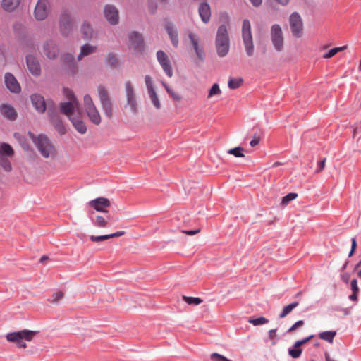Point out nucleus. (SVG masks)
I'll return each instance as SVG.
<instances>
[{"label": "nucleus", "instance_id": "obj_47", "mask_svg": "<svg viewBox=\"0 0 361 361\" xmlns=\"http://www.w3.org/2000/svg\"><path fill=\"white\" fill-rule=\"evenodd\" d=\"M268 322H269V320L263 317L256 318V319H251L249 320V322L250 324H253L254 326L264 324L267 323Z\"/></svg>", "mask_w": 361, "mask_h": 361}, {"label": "nucleus", "instance_id": "obj_11", "mask_svg": "<svg viewBox=\"0 0 361 361\" xmlns=\"http://www.w3.org/2000/svg\"><path fill=\"white\" fill-rule=\"evenodd\" d=\"M49 9L50 4L48 0H38L34 11L35 18L37 20H44L49 13Z\"/></svg>", "mask_w": 361, "mask_h": 361}, {"label": "nucleus", "instance_id": "obj_36", "mask_svg": "<svg viewBox=\"0 0 361 361\" xmlns=\"http://www.w3.org/2000/svg\"><path fill=\"white\" fill-rule=\"evenodd\" d=\"M336 334V332L334 331H323L319 334V337L322 340L332 343Z\"/></svg>", "mask_w": 361, "mask_h": 361}, {"label": "nucleus", "instance_id": "obj_7", "mask_svg": "<svg viewBox=\"0 0 361 361\" xmlns=\"http://www.w3.org/2000/svg\"><path fill=\"white\" fill-rule=\"evenodd\" d=\"M74 21L68 11H62L59 17V30L63 36L69 35L73 30Z\"/></svg>", "mask_w": 361, "mask_h": 361}, {"label": "nucleus", "instance_id": "obj_14", "mask_svg": "<svg viewBox=\"0 0 361 361\" xmlns=\"http://www.w3.org/2000/svg\"><path fill=\"white\" fill-rule=\"evenodd\" d=\"M89 206L94 208L96 211L102 213H107L106 208L111 206V202L106 197H98L88 202Z\"/></svg>", "mask_w": 361, "mask_h": 361}, {"label": "nucleus", "instance_id": "obj_19", "mask_svg": "<svg viewBox=\"0 0 361 361\" xmlns=\"http://www.w3.org/2000/svg\"><path fill=\"white\" fill-rule=\"evenodd\" d=\"M43 51L47 58L54 59L57 57L59 50L53 41L48 40L44 44Z\"/></svg>", "mask_w": 361, "mask_h": 361}, {"label": "nucleus", "instance_id": "obj_32", "mask_svg": "<svg viewBox=\"0 0 361 361\" xmlns=\"http://www.w3.org/2000/svg\"><path fill=\"white\" fill-rule=\"evenodd\" d=\"M81 33L86 39H90L93 36V29L90 23H84L81 26Z\"/></svg>", "mask_w": 361, "mask_h": 361}, {"label": "nucleus", "instance_id": "obj_16", "mask_svg": "<svg viewBox=\"0 0 361 361\" xmlns=\"http://www.w3.org/2000/svg\"><path fill=\"white\" fill-rule=\"evenodd\" d=\"M63 65L70 75H74L78 72V65L75 62L74 56L70 54H66L62 56Z\"/></svg>", "mask_w": 361, "mask_h": 361}, {"label": "nucleus", "instance_id": "obj_56", "mask_svg": "<svg viewBox=\"0 0 361 361\" xmlns=\"http://www.w3.org/2000/svg\"><path fill=\"white\" fill-rule=\"evenodd\" d=\"M351 289L353 290V293H358L359 292V288L357 286V281L356 279H353L351 281Z\"/></svg>", "mask_w": 361, "mask_h": 361}, {"label": "nucleus", "instance_id": "obj_29", "mask_svg": "<svg viewBox=\"0 0 361 361\" xmlns=\"http://www.w3.org/2000/svg\"><path fill=\"white\" fill-rule=\"evenodd\" d=\"M124 233H125L124 231H117L116 233L109 234V235H99V236L91 235L90 237V238L92 242L98 243V242H101V241H103L105 240H108L111 238L120 237V236L124 235Z\"/></svg>", "mask_w": 361, "mask_h": 361}, {"label": "nucleus", "instance_id": "obj_17", "mask_svg": "<svg viewBox=\"0 0 361 361\" xmlns=\"http://www.w3.org/2000/svg\"><path fill=\"white\" fill-rule=\"evenodd\" d=\"M26 62L29 71L35 76H39L41 74V66L37 59L32 55L26 56Z\"/></svg>", "mask_w": 361, "mask_h": 361}, {"label": "nucleus", "instance_id": "obj_59", "mask_svg": "<svg viewBox=\"0 0 361 361\" xmlns=\"http://www.w3.org/2000/svg\"><path fill=\"white\" fill-rule=\"evenodd\" d=\"M23 347H24V350H25V353L26 354H32L34 352H35L36 350H37L36 348H35L34 350L27 349V345L25 343H24Z\"/></svg>", "mask_w": 361, "mask_h": 361}, {"label": "nucleus", "instance_id": "obj_18", "mask_svg": "<svg viewBox=\"0 0 361 361\" xmlns=\"http://www.w3.org/2000/svg\"><path fill=\"white\" fill-rule=\"evenodd\" d=\"M31 102L34 106V108L39 113H44L46 110L47 105H49V103H46L44 97L39 94H34L30 97Z\"/></svg>", "mask_w": 361, "mask_h": 361}, {"label": "nucleus", "instance_id": "obj_53", "mask_svg": "<svg viewBox=\"0 0 361 361\" xmlns=\"http://www.w3.org/2000/svg\"><path fill=\"white\" fill-rule=\"evenodd\" d=\"M304 324L303 320H299L296 322L288 330V333H291L295 331L298 328L301 327Z\"/></svg>", "mask_w": 361, "mask_h": 361}, {"label": "nucleus", "instance_id": "obj_24", "mask_svg": "<svg viewBox=\"0 0 361 361\" xmlns=\"http://www.w3.org/2000/svg\"><path fill=\"white\" fill-rule=\"evenodd\" d=\"M0 113L2 116L9 120H14L17 116L15 109L8 104H2L0 106Z\"/></svg>", "mask_w": 361, "mask_h": 361}, {"label": "nucleus", "instance_id": "obj_37", "mask_svg": "<svg viewBox=\"0 0 361 361\" xmlns=\"http://www.w3.org/2000/svg\"><path fill=\"white\" fill-rule=\"evenodd\" d=\"M299 305L298 302H294L290 303L286 306H285L282 310V312L279 314L280 318L286 317L289 313L292 312V310L298 307Z\"/></svg>", "mask_w": 361, "mask_h": 361}, {"label": "nucleus", "instance_id": "obj_13", "mask_svg": "<svg viewBox=\"0 0 361 361\" xmlns=\"http://www.w3.org/2000/svg\"><path fill=\"white\" fill-rule=\"evenodd\" d=\"M157 58L165 73L167 76L171 78L173 76V70L168 55L164 51L159 50L157 52Z\"/></svg>", "mask_w": 361, "mask_h": 361}, {"label": "nucleus", "instance_id": "obj_25", "mask_svg": "<svg viewBox=\"0 0 361 361\" xmlns=\"http://www.w3.org/2000/svg\"><path fill=\"white\" fill-rule=\"evenodd\" d=\"M199 14L204 23H208L210 20V6L207 3H202L199 6Z\"/></svg>", "mask_w": 361, "mask_h": 361}, {"label": "nucleus", "instance_id": "obj_28", "mask_svg": "<svg viewBox=\"0 0 361 361\" xmlns=\"http://www.w3.org/2000/svg\"><path fill=\"white\" fill-rule=\"evenodd\" d=\"M97 47L89 44H85L81 47L80 52L78 56V61H80L83 57L96 52Z\"/></svg>", "mask_w": 361, "mask_h": 361}, {"label": "nucleus", "instance_id": "obj_60", "mask_svg": "<svg viewBox=\"0 0 361 361\" xmlns=\"http://www.w3.org/2000/svg\"><path fill=\"white\" fill-rule=\"evenodd\" d=\"M250 2L252 4L255 6H259L261 5L262 0H250Z\"/></svg>", "mask_w": 361, "mask_h": 361}, {"label": "nucleus", "instance_id": "obj_4", "mask_svg": "<svg viewBox=\"0 0 361 361\" xmlns=\"http://www.w3.org/2000/svg\"><path fill=\"white\" fill-rule=\"evenodd\" d=\"M13 154L14 151L10 145L5 142L0 143V165L6 171H10L12 169L8 159Z\"/></svg>", "mask_w": 361, "mask_h": 361}, {"label": "nucleus", "instance_id": "obj_30", "mask_svg": "<svg viewBox=\"0 0 361 361\" xmlns=\"http://www.w3.org/2000/svg\"><path fill=\"white\" fill-rule=\"evenodd\" d=\"M6 339L9 342L15 343L19 347H21V342L23 341V331L10 333L6 336Z\"/></svg>", "mask_w": 361, "mask_h": 361}, {"label": "nucleus", "instance_id": "obj_54", "mask_svg": "<svg viewBox=\"0 0 361 361\" xmlns=\"http://www.w3.org/2000/svg\"><path fill=\"white\" fill-rule=\"evenodd\" d=\"M277 338L276 329H271L269 331V338L272 341V343L276 344V340Z\"/></svg>", "mask_w": 361, "mask_h": 361}, {"label": "nucleus", "instance_id": "obj_2", "mask_svg": "<svg viewBox=\"0 0 361 361\" xmlns=\"http://www.w3.org/2000/svg\"><path fill=\"white\" fill-rule=\"evenodd\" d=\"M215 47L217 54L220 57L225 56L229 51L230 39L227 28L225 25H221L218 30L215 39Z\"/></svg>", "mask_w": 361, "mask_h": 361}, {"label": "nucleus", "instance_id": "obj_6", "mask_svg": "<svg viewBox=\"0 0 361 361\" xmlns=\"http://www.w3.org/2000/svg\"><path fill=\"white\" fill-rule=\"evenodd\" d=\"M99 99L105 115L108 118L112 116V103L109 92L105 87L99 85L97 87Z\"/></svg>", "mask_w": 361, "mask_h": 361}, {"label": "nucleus", "instance_id": "obj_44", "mask_svg": "<svg viewBox=\"0 0 361 361\" xmlns=\"http://www.w3.org/2000/svg\"><path fill=\"white\" fill-rule=\"evenodd\" d=\"M183 300L189 305H197L202 302V300L200 298L183 296Z\"/></svg>", "mask_w": 361, "mask_h": 361}, {"label": "nucleus", "instance_id": "obj_31", "mask_svg": "<svg viewBox=\"0 0 361 361\" xmlns=\"http://www.w3.org/2000/svg\"><path fill=\"white\" fill-rule=\"evenodd\" d=\"M51 121L55 129L60 135H64L66 133V129L62 121L58 116H53Z\"/></svg>", "mask_w": 361, "mask_h": 361}, {"label": "nucleus", "instance_id": "obj_51", "mask_svg": "<svg viewBox=\"0 0 361 361\" xmlns=\"http://www.w3.org/2000/svg\"><path fill=\"white\" fill-rule=\"evenodd\" d=\"M314 337V335H311L302 340L297 341L294 344V348H300L301 345L305 344L306 343H307L309 341H310Z\"/></svg>", "mask_w": 361, "mask_h": 361}, {"label": "nucleus", "instance_id": "obj_35", "mask_svg": "<svg viewBox=\"0 0 361 361\" xmlns=\"http://www.w3.org/2000/svg\"><path fill=\"white\" fill-rule=\"evenodd\" d=\"M110 219V216L108 219H105L101 215H97L95 219L93 221L94 224L99 228H105L108 226V221Z\"/></svg>", "mask_w": 361, "mask_h": 361}, {"label": "nucleus", "instance_id": "obj_41", "mask_svg": "<svg viewBox=\"0 0 361 361\" xmlns=\"http://www.w3.org/2000/svg\"><path fill=\"white\" fill-rule=\"evenodd\" d=\"M150 99L152 102L153 103L154 106L156 109H159L161 107V103L159 102V99L158 98V96L155 92V90L151 91L148 92Z\"/></svg>", "mask_w": 361, "mask_h": 361}, {"label": "nucleus", "instance_id": "obj_1", "mask_svg": "<svg viewBox=\"0 0 361 361\" xmlns=\"http://www.w3.org/2000/svg\"><path fill=\"white\" fill-rule=\"evenodd\" d=\"M28 135L34 142L38 152L44 159H55L57 151L51 141L44 135H35L29 132Z\"/></svg>", "mask_w": 361, "mask_h": 361}, {"label": "nucleus", "instance_id": "obj_52", "mask_svg": "<svg viewBox=\"0 0 361 361\" xmlns=\"http://www.w3.org/2000/svg\"><path fill=\"white\" fill-rule=\"evenodd\" d=\"M145 84H146L148 92L154 90V89L153 87L152 80L149 75L145 76Z\"/></svg>", "mask_w": 361, "mask_h": 361}, {"label": "nucleus", "instance_id": "obj_9", "mask_svg": "<svg viewBox=\"0 0 361 361\" xmlns=\"http://www.w3.org/2000/svg\"><path fill=\"white\" fill-rule=\"evenodd\" d=\"M271 39L275 49L280 51L283 48V35L280 25L275 24L271 27Z\"/></svg>", "mask_w": 361, "mask_h": 361}, {"label": "nucleus", "instance_id": "obj_46", "mask_svg": "<svg viewBox=\"0 0 361 361\" xmlns=\"http://www.w3.org/2000/svg\"><path fill=\"white\" fill-rule=\"evenodd\" d=\"M13 33L14 35L20 38L22 35V30H23V25L20 22H16L13 25Z\"/></svg>", "mask_w": 361, "mask_h": 361}, {"label": "nucleus", "instance_id": "obj_23", "mask_svg": "<svg viewBox=\"0 0 361 361\" xmlns=\"http://www.w3.org/2000/svg\"><path fill=\"white\" fill-rule=\"evenodd\" d=\"M69 120L72 123L75 129L80 134H85L87 132V126L83 121L82 116L80 114L74 116H70Z\"/></svg>", "mask_w": 361, "mask_h": 361}, {"label": "nucleus", "instance_id": "obj_3", "mask_svg": "<svg viewBox=\"0 0 361 361\" xmlns=\"http://www.w3.org/2000/svg\"><path fill=\"white\" fill-rule=\"evenodd\" d=\"M83 106L90 120L94 124L99 125L101 123L102 118L90 94H85L84 96Z\"/></svg>", "mask_w": 361, "mask_h": 361}, {"label": "nucleus", "instance_id": "obj_33", "mask_svg": "<svg viewBox=\"0 0 361 361\" xmlns=\"http://www.w3.org/2000/svg\"><path fill=\"white\" fill-rule=\"evenodd\" d=\"M106 63L113 68H118L120 65L118 58L114 53H109L106 56Z\"/></svg>", "mask_w": 361, "mask_h": 361}, {"label": "nucleus", "instance_id": "obj_42", "mask_svg": "<svg viewBox=\"0 0 361 361\" xmlns=\"http://www.w3.org/2000/svg\"><path fill=\"white\" fill-rule=\"evenodd\" d=\"M244 149L241 147H236L233 149L228 150V154L235 156V157H244L245 155L243 153Z\"/></svg>", "mask_w": 361, "mask_h": 361}, {"label": "nucleus", "instance_id": "obj_57", "mask_svg": "<svg viewBox=\"0 0 361 361\" xmlns=\"http://www.w3.org/2000/svg\"><path fill=\"white\" fill-rule=\"evenodd\" d=\"M325 162H326L325 158L323 160H322L321 161L318 162V169L316 171L317 173H319L324 169V168L325 166Z\"/></svg>", "mask_w": 361, "mask_h": 361}, {"label": "nucleus", "instance_id": "obj_62", "mask_svg": "<svg viewBox=\"0 0 361 361\" xmlns=\"http://www.w3.org/2000/svg\"><path fill=\"white\" fill-rule=\"evenodd\" d=\"M357 247V243L355 238L352 239V246L351 249H353V251H355Z\"/></svg>", "mask_w": 361, "mask_h": 361}, {"label": "nucleus", "instance_id": "obj_45", "mask_svg": "<svg viewBox=\"0 0 361 361\" xmlns=\"http://www.w3.org/2000/svg\"><path fill=\"white\" fill-rule=\"evenodd\" d=\"M163 86L164 87L166 91L174 100L180 101L181 99V97L177 92L171 89L166 83L163 82Z\"/></svg>", "mask_w": 361, "mask_h": 361}, {"label": "nucleus", "instance_id": "obj_15", "mask_svg": "<svg viewBox=\"0 0 361 361\" xmlns=\"http://www.w3.org/2000/svg\"><path fill=\"white\" fill-rule=\"evenodd\" d=\"M104 17L113 25H117L119 21L118 11L112 5H106L104 9Z\"/></svg>", "mask_w": 361, "mask_h": 361}, {"label": "nucleus", "instance_id": "obj_48", "mask_svg": "<svg viewBox=\"0 0 361 361\" xmlns=\"http://www.w3.org/2000/svg\"><path fill=\"white\" fill-rule=\"evenodd\" d=\"M64 94L66 97L69 100L68 102H78L75 96L74 95L72 90L69 89H65L64 90Z\"/></svg>", "mask_w": 361, "mask_h": 361}, {"label": "nucleus", "instance_id": "obj_5", "mask_svg": "<svg viewBox=\"0 0 361 361\" xmlns=\"http://www.w3.org/2000/svg\"><path fill=\"white\" fill-rule=\"evenodd\" d=\"M242 36L246 52L249 56H251L254 53V46L251 34V25L248 20H243Z\"/></svg>", "mask_w": 361, "mask_h": 361}, {"label": "nucleus", "instance_id": "obj_55", "mask_svg": "<svg viewBox=\"0 0 361 361\" xmlns=\"http://www.w3.org/2000/svg\"><path fill=\"white\" fill-rule=\"evenodd\" d=\"M260 141V137L259 135H257V134H255L253 136V139L250 141V145L252 147H255L259 144Z\"/></svg>", "mask_w": 361, "mask_h": 361}, {"label": "nucleus", "instance_id": "obj_38", "mask_svg": "<svg viewBox=\"0 0 361 361\" xmlns=\"http://www.w3.org/2000/svg\"><path fill=\"white\" fill-rule=\"evenodd\" d=\"M346 48H347V46H343V47H340L333 48L331 50H329L327 53L324 54L322 57L324 59H330V58L334 56L339 51L345 50Z\"/></svg>", "mask_w": 361, "mask_h": 361}, {"label": "nucleus", "instance_id": "obj_63", "mask_svg": "<svg viewBox=\"0 0 361 361\" xmlns=\"http://www.w3.org/2000/svg\"><path fill=\"white\" fill-rule=\"evenodd\" d=\"M279 4L286 6L288 4L290 0H276Z\"/></svg>", "mask_w": 361, "mask_h": 361}, {"label": "nucleus", "instance_id": "obj_26", "mask_svg": "<svg viewBox=\"0 0 361 361\" xmlns=\"http://www.w3.org/2000/svg\"><path fill=\"white\" fill-rule=\"evenodd\" d=\"M21 0H2L1 7L7 12H13L20 6Z\"/></svg>", "mask_w": 361, "mask_h": 361}, {"label": "nucleus", "instance_id": "obj_40", "mask_svg": "<svg viewBox=\"0 0 361 361\" xmlns=\"http://www.w3.org/2000/svg\"><path fill=\"white\" fill-rule=\"evenodd\" d=\"M297 197H298L297 193H293V192L288 193V195H286V196H284L282 198L281 204L283 207H286L290 203V202L295 200Z\"/></svg>", "mask_w": 361, "mask_h": 361}, {"label": "nucleus", "instance_id": "obj_61", "mask_svg": "<svg viewBox=\"0 0 361 361\" xmlns=\"http://www.w3.org/2000/svg\"><path fill=\"white\" fill-rule=\"evenodd\" d=\"M357 293H353V294H351L350 296H349V298L350 300H353V301H357Z\"/></svg>", "mask_w": 361, "mask_h": 361}, {"label": "nucleus", "instance_id": "obj_10", "mask_svg": "<svg viewBox=\"0 0 361 361\" xmlns=\"http://www.w3.org/2000/svg\"><path fill=\"white\" fill-rule=\"evenodd\" d=\"M125 92L127 99V104L131 111L135 114L137 111V104L133 85L130 81L125 82Z\"/></svg>", "mask_w": 361, "mask_h": 361}, {"label": "nucleus", "instance_id": "obj_8", "mask_svg": "<svg viewBox=\"0 0 361 361\" xmlns=\"http://www.w3.org/2000/svg\"><path fill=\"white\" fill-rule=\"evenodd\" d=\"M289 24L293 35L297 38L301 37L303 32V22L298 13L294 12L290 15Z\"/></svg>", "mask_w": 361, "mask_h": 361}, {"label": "nucleus", "instance_id": "obj_49", "mask_svg": "<svg viewBox=\"0 0 361 361\" xmlns=\"http://www.w3.org/2000/svg\"><path fill=\"white\" fill-rule=\"evenodd\" d=\"M63 298V293L61 291H58L54 293L52 295L51 299H49V301L52 303H57L59 300H61Z\"/></svg>", "mask_w": 361, "mask_h": 361}, {"label": "nucleus", "instance_id": "obj_58", "mask_svg": "<svg viewBox=\"0 0 361 361\" xmlns=\"http://www.w3.org/2000/svg\"><path fill=\"white\" fill-rule=\"evenodd\" d=\"M200 232V229H195V230H189V231H183V233H186L190 235H195Z\"/></svg>", "mask_w": 361, "mask_h": 361}, {"label": "nucleus", "instance_id": "obj_50", "mask_svg": "<svg viewBox=\"0 0 361 361\" xmlns=\"http://www.w3.org/2000/svg\"><path fill=\"white\" fill-rule=\"evenodd\" d=\"M302 353V350L298 348H292V349H289L288 350V354L293 358H298L300 356Z\"/></svg>", "mask_w": 361, "mask_h": 361}, {"label": "nucleus", "instance_id": "obj_64", "mask_svg": "<svg viewBox=\"0 0 361 361\" xmlns=\"http://www.w3.org/2000/svg\"><path fill=\"white\" fill-rule=\"evenodd\" d=\"M49 259V257L47 256H42L40 259V262L44 263L45 261L48 260Z\"/></svg>", "mask_w": 361, "mask_h": 361}, {"label": "nucleus", "instance_id": "obj_21", "mask_svg": "<svg viewBox=\"0 0 361 361\" xmlns=\"http://www.w3.org/2000/svg\"><path fill=\"white\" fill-rule=\"evenodd\" d=\"M130 46L136 51H141L143 49V39L137 32H132L129 35Z\"/></svg>", "mask_w": 361, "mask_h": 361}, {"label": "nucleus", "instance_id": "obj_34", "mask_svg": "<svg viewBox=\"0 0 361 361\" xmlns=\"http://www.w3.org/2000/svg\"><path fill=\"white\" fill-rule=\"evenodd\" d=\"M39 330H28L24 329V341H32L38 337Z\"/></svg>", "mask_w": 361, "mask_h": 361}, {"label": "nucleus", "instance_id": "obj_12", "mask_svg": "<svg viewBox=\"0 0 361 361\" xmlns=\"http://www.w3.org/2000/svg\"><path fill=\"white\" fill-rule=\"evenodd\" d=\"M188 38L197 56L200 60H203L204 57V52L203 46L201 44L200 42V36L197 34L189 32Z\"/></svg>", "mask_w": 361, "mask_h": 361}, {"label": "nucleus", "instance_id": "obj_43", "mask_svg": "<svg viewBox=\"0 0 361 361\" xmlns=\"http://www.w3.org/2000/svg\"><path fill=\"white\" fill-rule=\"evenodd\" d=\"M221 93V90L219 85L217 83H214L209 90L208 98H211L216 95H219Z\"/></svg>", "mask_w": 361, "mask_h": 361}, {"label": "nucleus", "instance_id": "obj_22", "mask_svg": "<svg viewBox=\"0 0 361 361\" xmlns=\"http://www.w3.org/2000/svg\"><path fill=\"white\" fill-rule=\"evenodd\" d=\"M75 103L76 104H75V102H67L61 103L60 108H61V113H63V114L67 116L68 118H70V116H74L75 115H76L74 113V111L75 109L78 110L79 103L78 102H75Z\"/></svg>", "mask_w": 361, "mask_h": 361}, {"label": "nucleus", "instance_id": "obj_20", "mask_svg": "<svg viewBox=\"0 0 361 361\" xmlns=\"http://www.w3.org/2000/svg\"><path fill=\"white\" fill-rule=\"evenodd\" d=\"M4 79L6 86L11 92L18 93L20 92V85L13 75L10 73H6Z\"/></svg>", "mask_w": 361, "mask_h": 361}, {"label": "nucleus", "instance_id": "obj_27", "mask_svg": "<svg viewBox=\"0 0 361 361\" xmlns=\"http://www.w3.org/2000/svg\"><path fill=\"white\" fill-rule=\"evenodd\" d=\"M166 30L171 39L172 44L177 47L179 43L178 35L177 30L174 28L173 24L169 23L166 25Z\"/></svg>", "mask_w": 361, "mask_h": 361}, {"label": "nucleus", "instance_id": "obj_39", "mask_svg": "<svg viewBox=\"0 0 361 361\" xmlns=\"http://www.w3.org/2000/svg\"><path fill=\"white\" fill-rule=\"evenodd\" d=\"M242 83H243V79L242 78H231L228 80V87L230 89L235 90V89H237L239 87H240Z\"/></svg>", "mask_w": 361, "mask_h": 361}]
</instances>
